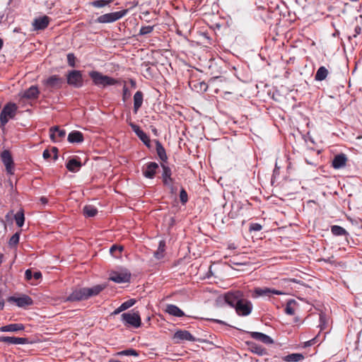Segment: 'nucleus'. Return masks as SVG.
I'll return each mask as SVG.
<instances>
[{"instance_id": "22", "label": "nucleus", "mask_w": 362, "mask_h": 362, "mask_svg": "<svg viewBox=\"0 0 362 362\" xmlns=\"http://www.w3.org/2000/svg\"><path fill=\"white\" fill-rule=\"evenodd\" d=\"M165 310L169 315L175 317H180L185 315V313L182 310H181L177 306L173 304L167 305Z\"/></svg>"}, {"instance_id": "12", "label": "nucleus", "mask_w": 362, "mask_h": 362, "mask_svg": "<svg viewBox=\"0 0 362 362\" xmlns=\"http://www.w3.org/2000/svg\"><path fill=\"white\" fill-rule=\"evenodd\" d=\"M173 339L176 343H180L184 341H194L195 338L187 330H178L173 336Z\"/></svg>"}, {"instance_id": "9", "label": "nucleus", "mask_w": 362, "mask_h": 362, "mask_svg": "<svg viewBox=\"0 0 362 362\" xmlns=\"http://www.w3.org/2000/svg\"><path fill=\"white\" fill-rule=\"evenodd\" d=\"M130 276L131 274L127 271L112 272L109 279L117 284H122L129 281Z\"/></svg>"}, {"instance_id": "27", "label": "nucleus", "mask_w": 362, "mask_h": 362, "mask_svg": "<svg viewBox=\"0 0 362 362\" xmlns=\"http://www.w3.org/2000/svg\"><path fill=\"white\" fill-rule=\"evenodd\" d=\"M249 346L250 349L252 353H255L259 356H264L267 354V350L260 345L251 342L249 344Z\"/></svg>"}, {"instance_id": "35", "label": "nucleus", "mask_w": 362, "mask_h": 362, "mask_svg": "<svg viewBox=\"0 0 362 362\" xmlns=\"http://www.w3.org/2000/svg\"><path fill=\"white\" fill-rule=\"evenodd\" d=\"M122 250V245H113L110 249V252L113 257H118Z\"/></svg>"}, {"instance_id": "48", "label": "nucleus", "mask_w": 362, "mask_h": 362, "mask_svg": "<svg viewBox=\"0 0 362 362\" xmlns=\"http://www.w3.org/2000/svg\"><path fill=\"white\" fill-rule=\"evenodd\" d=\"M262 228V226L259 223H252L250 226V230L254 231H259Z\"/></svg>"}, {"instance_id": "15", "label": "nucleus", "mask_w": 362, "mask_h": 362, "mask_svg": "<svg viewBox=\"0 0 362 362\" xmlns=\"http://www.w3.org/2000/svg\"><path fill=\"white\" fill-rule=\"evenodd\" d=\"M62 78L58 76L54 75L43 81L44 84L51 88H59L62 83Z\"/></svg>"}, {"instance_id": "50", "label": "nucleus", "mask_w": 362, "mask_h": 362, "mask_svg": "<svg viewBox=\"0 0 362 362\" xmlns=\"http://www.w3.org/2000/svg\"><path fill=\"white\" fill-rule=\"evenodd\" d=\"M33 274L30 269H27L25 272V279L30 280L33 279Z\"/></svg>"}, {"instance_id": "10", "label": "nucleus", "mask_w": 362, "mask_h": 362, "mask_svg": "<svg viewBox=\"0 0 362 362\" xmlns=\"http://www.w3.org/2000/svg\"><path fill=\"white\" fill-rule=\"evenodd\" d=\"M272 294L276 295H282L284 293L281 291L272 289L269 288H255L254 290V293L252 294L253 298H258L260 296H270Z\"/></svg>"}, {"instance_id": "23", "label": "nucleus", "mask_w": 362, "mask_h": 362, "mask_svg": "<svg viewBox=\"0 0 362 362\" xmlns=\"http://www.w3.org/2000/svg\"><path fill=\"white\" fill-rule=\"evenodd\" d=\"M24 329V325L20 323L10 324L0 327L1 332H16Z\"/></svg>"}, {"instance_id": "44", "label": "nucleus", "mask_w": 362, "mask_h": 362, "mask_svg": "<svg viewBox=\"0 0 362 362\" xmlns=\"http://www.w3.org/2000/svg\"><path fill=\"white\" fill-rule=\"evenodd\" d=\"M20 235L18 233H16L14 235L11 236L9 240V245L11 246H14L19 242Z\"/></svg>"}, {"instance_id": "51", "label": "nucleus", "mask_w": 362, "mask_h": 362, "mask_svg": "<svg viewBox=\"0 0 362 362\" xmlns=\"http://www.w3.org/2000/svg\"><path fill=\"white\" fill-rule=\"evenodd\" d=\"M42 277V274L40 272H35L33 273V278L35 280H39Z\"/></svg>"}, {"instance_id": "42", "label": "nucleus", "mask_w": 362, "mask_h": 362, "mask_svg": "<svg viewBox=\"0 0 362 362\" xmlns=\"http://www.w3.org/2000/svg\"><path fill=\"white\" fill-rule=\"evenodd\" d=\"M136 303V300L134 299H130V300H128L124 303H122L120 306H121V308L123 309V310H127L128 308H131L132 306H133Z\"/></svg>"}, {"instance_id": "19", "label": "nucleus", "mask_w": 362, "mask_h": 362, "mask_svg": "<svg viewBox=\"0 0 362 362\" xmlns=\"http://www.w3.org/2000/svg\"><path fill=\"white\" fill-rule=\"evenodd\" d=\"M0 341L8 344H24L27 342V339L16 337H0Z\"/></svg>"}, {"instance_id": "33", "label": "nucleus", "mask_w": 362, "mask_h": 362, "mask_svg": "<svg viewBox=\"0 0 362 362\" xmlns=\"http://www.w3.org/2000/svg\"><path fill=\"white\" fill-rule=\"evenodd\" d=\"M14 218L16 223V225L18 227H22L24 224L25 216L24 212L23 209L19 210L14 216Z\"/></svg>"}, {"instance_id": "37", "label": "nucleus", "mask_w": 362, "mask_h": 362, "mask_svg": "<svg viewBox=\"0 0 362 362\" xmlns=\"http://www.w3.org/2000/svg\"><path fill=\"white\" fill-rule=\"evenodd\" d=\"M117 356H137L139 353L132 349H126L124 351H119L116 354Z\"/></svg>"}, {"instance_id": "6", "label": "nucleus", "mask_w": 362, "mask_h": 362, "mask_svg": "<svg viewBox=\"0 0 362 362\" xmlns=\"http://www.w3.org/2000/svg\"><path fill=\"white\" fill-rule=\"evenodd\" d=\"M39 90L37 86H32L25 90L21 91L18 94L19 102H25L27 100H35L39 95Z\"/></svg>"}, {"instance_id": "41", "label": "nucleus", "mask_w": 362, "mask_h": 362, "mask_svg": "<svg viewBox=\"0 0 362 362\" xmlns=\"http://www.w3.org/2000/svg\"><path fill=\"white\" fill-rule=\"evenodd\" d=\"M153 30V26H151V25L142 26L140 28L139 35H145L151 33Z\"/></svg>"}, {"instance_id": "39", "label": "nucleus", "mask_w": 362, "mask_h": 362, "mask_svg": "<svg viewBox=\"0 0 362 362\" xmlns=\"http://www.w3.org/2000/svg\"><path fill=\"white\" fill-rule=\"evenodd\" d=\"M156 150H157V153H158V156L160 157V158L162 160H165L167 159V156H166V154H165V149L163 148V147L160 144H158Z\"/></svg>"}, {"instance_id": "58", "label": "nucleus", "mask_w": 362, "mask_h": 362, "mask_svg": "<svg viewBox=\"0 0 362 362\" xmlns=\"http://www.w3.org/2000/svg\"><path fill=\"white\" fill-rule=\"evenodd\" d=\"M52 152L54 153V154L55 153H57V151H58V150H57V148L56 147H53V148H52Z\"/></svg>"}, {"instance_id": "59", "label": "nucleus", "mask_w": 362, "mask_h": 362, "mask_svg": "<svg viewBox=\"0 0 362 362\" xmlns=\"http://www.w3.org/2000/svg\"><path fill=\"white\" fill-rule=\"evenodd\" d=\"M57 158H58L57 153H55L54 154L53 159H54V160H57Z\"/></svg>"}, {"instance_id": "47", "label": "nucleus", "mask_w": 362, "mask_h": 362, "mask_svg": "<svg viewBox=\"0 0 362 362\" xmlns=\"http://www.w3.org/2000/svg\"><path fill=\"white\" fill-rule=\"evenodd\" d=\"M180 200L182 203H186L187 201V194L185 189H182L180 194Z\"/></svg>"}, {"instance_id": "40", "label": "nucleus", "mask_w": 362, "mask_h": 362, "mask_svg": "<svg viewBox=\"0 0 362 362\" xmlns=\"http://www.w3.org/2000/svg\"><path fill=\"white\" fill-rule=\"evenodd\" d=\"M112 2V0H98L92 2V5L97 8L103 7L110 3Z\"/></svg>"}, {"instance_id": "56", "label": "nucleus", "mask_w": 362, "mask_h": 362, "mask_svg": "<svg viewBox=\"0 0 362 362\" xmlns=\"http://www.w3.org/2000/svg\"><path fill=\"white\" fill-rule=\"evenodd\" d=\"M40 202L45 205L47 203V199L46 197H41Z\"/></svg>"}, {"instance_id": "54", "label": "nucleus", "mask_w": 362, "mask_h": 362, "mask_svg": "<svg viewBox=\"0 0 362 362\" xmlns=\"http://www.w3.org/2000/svg\"><path fill=\"white\" fill-rule=\"evenodd\" d=\"M124 311L123 309L121 308V306L118 307L116 310H114L112 315H118L121 312Z\"/></svg>"}, {"instance_id": "25", "label": "nucleus", "mask_w": 362, "mask_h": 362, "mask_svg": "<svg viewBox=\"0 0 362 362\" xmlns=\"http://www.w3.org/2000/svg\"><path fill=\"white\" fill-rule=\"evenodd\" d=\"M68 141L70 143H81L83 141V134L78 131H73L69 134Z\"/></svg>"}, {"instance_id": "53", "label": "nucleus", "mask_w": 362, "mask_h": 362, "mask_svg": "<svg viewBox=\"0 0 362 362\" xmlns=\"http://www.w3.org/2000/svg\"><path fill=\"white\" fill-rule=\"evenodd\" d=\"M361 31H362L361 28L360 26H356V27L355 28V33H356L354 35V37H356V36H357V35L361 34Z\"/></svg>"}, {"instance_id": "1", "label": "nucleus", "mask_w": 362, "mask_h": 362, "mask_svg": "<svg viewBox=\"0 0 362 362\" xmlns=\"http://www.w3.org/2000/svg\"><path fill=\"white\" fill-rule=\"evenodd\" d=\"M90 77L92 78L95 86L106 87L107 86H114L117 83V80L101 73L93 71L89 73Z\"/></svg>"}, {"instance_id": "30", "label": "nucleus", "mask_w": 362, "mask_h": 362, "mask_svg": "<svg viewBox=\"0 0 362 362\" xmlns=\"http://www.w3.org/2000/svg\"><path fill=\"white\" fill-rule=\"evenodd\" d=\"M304 356L301 354H291L283 358V360L286 362H298L302 361Z\"/></svg>"}, {"instance_id": "17", "label": "nucleus", "mask_w": 362, "mask_h": 362, "mask_svg": "<svg viewBox=\"0 0 362 362\" xmlns=\"http://www.w3.org/2000/svg\"><path fill=\"white\" fill-rule=\"evenodd\" d=\"M49 17L44 16L37 18H35L33 23V25L35 30H43L46 28L49 24Z\"/></svg>"}, {"instance_id": "31", "label": "nucleus", "mask_w": 362, "mask_h": 362, "mask_svg": "<svg viewBox=\"0 0 362 362\" xmlns=\"http://www.w3.org/2000/svg\"><path fill=\"white\" fill-rule=\"evenodd\" d=\"M328 74V70L325 66H320L315 74V78L316 81H322L326 78Z\"/></svg>"}, {"instance_id": "49", "label": "nucleus", "mask_w": 362, "mask_h": 362, "mask_svg": "<svg viewBox=\"0 0 362 362\" xmlns=\"http://www.w3.org/2000/svg\"><path fill=\"white\" fill-rule=\"evenodd\" d=\"M130 126L136 135L139 134L142 131L138 125L134 123H130Z\"/></svg>"}, {"instance_id": "8", "label": "nucleus", "mask_w": 362, "mask_h": 362, "mask_svg": "<svg viewBox=\"0 0 362 362\" xmlns=\"http://www.w3.org/2000/svg\"><path fill=\"white\" fill-rule=\"evenodd\" d=\"M67 83L75 88L83 86L82 74L80 71L73 70L67 74Z\"/></svg>"}, {"instance_id": "57", "label": "nucleus", "mask_w": 362, "mask_h": 362, "mask_svg": "<svg viewBox=\"0 0 362 362\" xmlns=\"http://www.w3.org/2000/svg\"><path fill=\"white\" fill-rule=\"evenodd\" d=\"M129 93L128 88L124 86L123 88L124 96L126 95Z\"/></svg>"}, {"instance_id": "43", "label": "nucleus", "mask_w": 362, "mask_h": 362, "mask_svg": "<svg viewBox=\"0 0 362 362\" xmlns=\"http://www.w3.org/2000/svg\"><path fill=\"white\" fill-rule=\"evenodd\" d=\"M162 168H163V174H162L163 179L170 178L171 177L170 169L165 165H162Z\"/></svg>"}, {"instance_id": "46", "label": "nucleus", "mask_w": 362, "mask_h": 362, "mask_svg": "<svg viewBox=\"0 0 362 362\" xmlns=\"http://www.w3.org/2000/svg\"><path fill=\"white\" fill-rule=\"evenodd\" d=\"M75 60H76V57L74 54L69 53L67 54V61H68V64H69V66L74 67L75 66Z\"/></svg>"}, {"instance_id": "26", "label": "nucleus", "mask_w": 362, "mask_h": 362, "mask_svg": "<svg viewBox=\"0 0 362 362\" xmlns=\"http://www.w3.org/2000/svg\"><path fill=\"white\" fill-rule=\"evenodd\" d=\"M143 103V93L141 91H137L134 95V111L137 112Z\"/></svg>"}, {"instance_id": "18", "label": "nucleus", "mask_w": 362, "mask_h": 362, "mask_svg": "<svg viewBox=\"0 0 362 362\" xmlns=\"http://www.w3.org/2000/svg\"><path fill=\"white\" fill-rule=\"evenodd\" d=\"M158 168V165L156 163H148L146 165V167L143 169V175L147 178L152 179L154 177Z\"/></svg>"}, {"instance_id": "4", "label": "nucleus", "mask_w": 362, "mask_h": 362, "mask_svg": "<svg viewBox=\"0 0 362 362\" xmlns=\"http://www.w3.org/2000/svg\"><path fill=\"white\" fill-rule=\"evenodd\" d=\"M127 13L126 10L105 13L99 16L95 22L98 23H111L122 18Z\"/></svg>"}, {"instance_id": "7", "label": "nucleus", "mask_w": 362, "mask_h": 362, "mask_svg": "<svg viewBox=\"0 0 362 362\" xmlns=\"http://www.w3.org/2000/svg\"><path fill=\"white\" fill-rule=\"evenodd\" d=\"M234 308L238 315L247 316L252 310V304L250 300L245 299L243 297L242 300Z\"/></svg>"}, {"instance_id": "16", "label": "nucleus", "mask_w": 362, "mask_h": 362, "mask_svg": "<svg viewBox=\"0 0 362 362\" xmlns=\"http://www.w3.org/2000/svg\"><path fill=\"white\" fill-rule=\"evenodd\" d=\"M250 335L252 339L259 341L265 344H272L274 343V340L269 336L262 332H250Z\"/></svg>"}, {"instance_id": "29", "label": "nucleus", "mask_w": 362, "mask_h": 362, "mask_svg": "<svg viewBox=\"0 0 362 362\" xmlns=\"http://www.w3.org/2000/svg\"><path fill=\"white\" fill-rule=\"evenodd\" d=\"M67 169L71 172H76L79 170L81 165L79 161L73 158L71 159L66 165Z\"/></svg>"}, {"instance_id": "20", "label": "nucleus", "mask_w": 362, "mask_h": 362, "mask_svg": "<svg viewBox=\"0 0 362 362\" xmlns=\"http://www.w3.org/2000/svg\"><path fill=\"white\" fill-rule=\"evenodd\" d=\"M66 132L64 129H59L58 127H53L50 129V139L54 142H57L60 139L65 136Z\"/></svg>"}, {"instance_id": "13", "label": "nucleus", "mask_w": 362, "mask_h": 362, "mask_svg": "<svg viewBox=\"0 0 362 362\" xmlns=\"http://www.w3.org/2000/svg\"><path fill=\"white\" fill-rule=\"evenodd\" d=\"M87 299L86 288L74 290L66 299V301H78Z\"/></svg>"}, {"instance_id": "28", "label": "nucleus", "mask_w": 362, "mask_h": 362, "mask_svg": "<svg viewBox=\"0 0 362 362\" xmlns=\"http://www.w3.org/2000/svg\"><path fill=\"white\" fill-rule=\"evenodd\" d=\"M83 214L86 217L91 218L98 214L97 209L93 205H86L83 209Z\"/></svg>"}, {"instance_id": "61", "label": "nucleus", "mask_w": 362, "mask_h": 362, "mask_svg": "<svg viewBox=\"0 0 362 362\" xmlns=\"http://www.w3.org/2000/svg\"><path fill=\"white\" fill-rule=\"evenodd\" d=\"M217 322L222 323V321L221 320H216Z\"/></svg>"}, {"instance_id": "32", "label": "nucleus", "mask_w": 362, "mask_h": 362, "mask_svg": "<svg viewBox=\"0 0 362 362\" xmlns=\"http://www.w3.org/2000/svg\"><path fill=\"white\" fill-rule=\"evenodd\" d=\"M296 305V301L295 300H289L286 303L285 313L289 315H294Z\"/></svg>"}, {"instance_id": "5", "label": "nucleus", "mask_w": 362, "mask_h": 362, "mask_svg": "<svg viewBox=\"0 0 362 362\" xmlns=\"http://www.w3.org/2000/svg\"><path fill=\"white\" fill-rule=\"evenodd\" d=\"M243 297V293L240 291H228L225 293L224 300L230 307L235 308Z\"/></svg>"}, {"instance_id": "45", "label": "nucleus", "mask_w": 362, "mask_h": 362, "mask_svg": "<svg viewBox=\"0 0 362 362\" xmlns=\"http://www.w3.org/2000/svg\"><path fill=\"white\" fill-rule=\"evenodd\" d=\"M137 136L145 144H148V142L150 141L148 136L143 131H141L139 134H137Z\"/></svg>"}, {"instance_id": "3", "label": "nucleus", "mask_w": 362, "mask_h": 362, "mask_svg": "<svg viewBox=\"0 0 362 362\" xmlns=\"http://www.w3.org/2000/svg\"><path fill=\"white\" fill-rule=\"evenodd\" d=\"M121 318L124 325L127 326L138 328L141 325V320L139 312L131 310L129 312L124 313L121 315Z\"/></svg>"}, {"instance_id": "14", "label": "nucleus", "mask_w": 362, "mask_h": 362, "mask_svg": "<svg viewBox=\"0 0 362 362\" xmlns=\"http://www.w3.org/2000/svg\"><path fill=\"white\" fill-rule=\"evenodd\" d=\"M9 302L15 303L18 307L23 308L33 303V300L26 295L20 297L11 296L8 300Z\"/></svg>"}, {"instance_id": "11", "label": "nucleus", "mask_w": 362, "mask_h": 362, "mask_svg": "<svg viewBox=\"0 0 362 362\" xmlns=\"http://www.w3.org/2000/svg\"><path fill=\"white\" fill-rule=\"evenodd\" d=\"M1 158L6 167L7 173L9 174H12L13 168V161L11 153L7 150H4L1 153Z\"/></svg>"}, {"instance_id": "34", "label": "nucleus", "mask_w": 362, "mask_h": 362, "mask_svg": "<svg viewBox=\"0 0 362 362\" xmlns=\"http://www.w3.org/2000/svg\"><path fill=\"white\" fill-rule=\"evenodd\" d=\"M165 241L160 240L157 251L154 252V256L156 259H160L163 257V252L165 251Z\"/></svg>"}, {"instance_id": "55", "label": "nucleus", "mask_w": 362, "mask_h": 362, "mask_svg": "<svg viewBox=\"0 0 362 362\" xmlns=\"http://www.w3.org/2000/svg\"><path fill=\"white\" fill-rule=\"evenodd\" d=\"M315 339L309 340L305 343V346H311L314 344Z\"/></svg>"}, {"instance_id": "21", "label": "nucleus", "mask_w": 362, "mask_h": 362, "mask_svg": "<svg viewBox=\"0 0 362 362\" xmlns=\"http://www.w3.org/2000/svg\"><path fill=\"white\" fill-rule=\"evenodd\" d=\"M347 158L344 154L336 156L332 160V166L335 169H339L345 166Z\"/></svg>"}, {"instance_id": "60", "label": "nucleus", "mask_w": 362, "mask_h": 362, "mask_svg": "<svg viewBox=\"0 0 362 362\" xmlns=\"http://www.w3.org/2000/svg\"><path fill=\"white\" fill-rule=\"evenodd\" d=\"M3 46V40L0 38V49H1Z\"/></svg>"}, {"instance_id": "52", "label": "nucleus", "mask_w": 362, "mask_h": 362, "mask_svg": "<svg viewBox=\"0 0 362 362\" xmlns=\"http://www.w3.org/2000/svg\"><path fill=\"white\" fill-rule=\"evenodd\" d=\"M42 156L45 159H48L49 158H50L51 153L47 149H46L43 151Z\"/></svg>"}, {"instance_id": "38", "label": "nucleus", "mask_w": 362, "mask_h": 362, "mask_svg": "<svg viewBox=\"0 0 362 362\" xmlns=\"http://www.w3.org/2000/svg\"><path fill=\"white\" fill-rule=\"evenodd\" d=\"M163 184L167 186L172 193H175L177 191V188L173 186V180L170 178H165L163 179Z\"/></svg>"}, {"instance_id": "36", "label": "nucleus", "mask_w": 362, "mask_h": 362, "mask_svg": "<svg viewBox=\"0 0 362 362\" xmlns=\"http://www.w3.org/2000/svg\"><path fill=\"white\" fill-rule=\"evenodd\" d=\"M332 233L334 235L341 236L346 233V230L339 226H333L331 228Z\"/></svg>"}, {"instance_id": "2", "label": "nucleus", "mask_w": 362, "mask_h": 362, "mask_svg": "<svg viewBox=\"0 0 362 362\" xmlns=\"http://www.w3.org/2000/svg\"><path fill=\"white\" fill-rule=\"evenodd\" d=\"M18 107L15 103H8L2 109L0 114V126L4 127L16 114Z\"/></svg>"}, {"instance_id": "24", "label": "nucleus", "mask_w": 362, "mask_h": 362, "mask_svg": "<svg viewBox=\"0 0 362 362\" xmlns=\"http://www.w3.org/2000/svg\"><path fill=\"white\" fill-rule=\"evenodd\" d=\"M105 285H96L91 288H86L87 299L89 298L90 297L97 296L105 288Z\"/></svg>"}]
</instances>
